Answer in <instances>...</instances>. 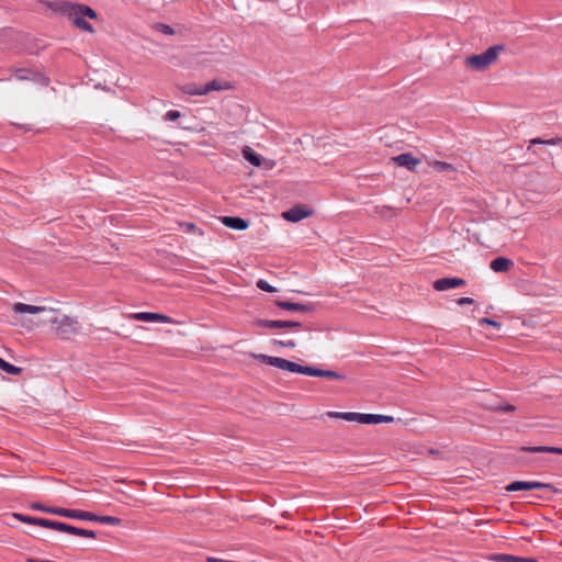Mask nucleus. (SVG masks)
<instances>
[{
    "label": "nucleus",
    "mask_w": 562,
    "mask_h": 562,
    "mask_svg": "<svg viewBox=\"0 0 562 562\" xmlns=\"http://www.w3.org/2000/svg\"><path fill=\"white\" fill-rule=\"evenodd\" d=\"M186 232L190 233V232H193L195 229V225L193 223H186V224H181Z\"/></svg>",
    "instance_id": "c9c22d12"
},
{
    "label": "nucleus",
    "mask_w": 562,
    "mask_h": 562,
    "mask_svg": "<svg viewBox=\"0 0 562 562\" xmlns=\"http://www.w3.org/2000/svg\"><path fill=\"white\" fill-rule=\"evenodd\" d=\"M312 214V211L306 209L303 205H295L290 210L282 213V217L289 222L296 223L303 218L308 217Z\"/></svg>",
    "instance_id": "6e6552de"
},
{
    "label": "nucleus",
    "mask_w": 562,
    "mask_h": 562,
    "mask_svg": "<svg viewBox=\"0 0 562 562\" xmlns=\"http://www.w3.org/2000/svg\"><path fill=\"white\" fill-rule=\"evenodd\" d=\"M14 77L18 80H35V78L40 77L36 74H33L32 71L27 69H18L14 74Z\"/></svg>",
    "instance_id": "393cba45"
},
{
    "label": "nucleus",
    "mask_w": 562,
    "mask_h": 562,
    "mask_svg": "<svg viewBox=\"0 0 562 562\" xmlns=\"http://www.w3.org/2000/svg\"><path fill=\"white\" fill-rule=\"evenodd\" d=\"M494 328L498 326L497 322L494 321L493 323Z\"/></svg>",
    "instance_id": "ea45409f"
},
{
    "label": "nucleus",
    "mask_w": 562,
    "mask_h": 562,
    "mask_svg": "<svg viewBox=\"0 0 562 562\" xmlns=\"http://www.w3.org/2000/svg\"><path fill=\"white\" fill-rule=\"evenodd\" d=\"M494 562H536V560L509 554H494Z\"/></svg>",
    "instance_id": "aec40b11"
},
{
    "label": "nucleus",
    "mask_w": 562,
    "mask_h": 562,
    "mask_svg": "<svg viewBox=\"0 0 562 562\" xmlns=\"http://www.w3.org/2000/svg\"><path fill=\"white\" fill-rule=\"evenodd\" d=\"M289 329H297L302 326L300 322L286 321Z\"/></svg>",
    "instance_id": "f704fd0d"
},
{
    "label": "nucleus",
    "mask_w": 562,
    "mask_h": 562,
    "mask_svg": "<svg viewBox=\"0 0 562 562\" xmlns=\"http://www.w3.org/2000/svg\"><path fill=\"white\" fill-rule=\"evenodd\" d=\"M467 284L461 278H441L434 282L432 286L437 291H448L450 289L464 286Z\"/></svg>",
    "instance_id": "1a4fd4ad"
},
{
    "label": "nucleus",
    "mask_w": 562,
    "mask_h": 562,
    "mask_svg": "<svg viewBox=\"0 0 562 562\" xmlns=\"http://www.w3.org/2000/svg\"><path fill=\"white\" fill-rule=\"evenodd\" d=\"M255 358L269 364L272 367H276L281 370H286L293 373H301L306 374L311 376H321V378H328V379H335V380H344L346 376L344 374H340L333 370H323L317 369L308 366H301L299 363L292 362L290 360L279 358V357H271L267 355H255Z\"/></svg>",
    "instance_id": "f03ea898"
},
{
    "label": "nucleus",
    "mask_w": 562,
    "mask_h": 562,
    "mask_svg": "<svg viewBox=\"0 0 562 562\" xmlns=\"http://www.w3.org/2000/svg\"><path fill=\"white\" fill-rule=\"evenodd\" d=\"M362 413H353L348 412L344 413V416H341V419L348 420V422H358L361 424Z\"/></svg>",
    "instance_id": "cd10ccee"
},
{
    "label": "nucleus",
    "mask_w": 562,
    "mask_h": 562,
    "mask_svg": "<svg viewBox=\"0 0 562 562\" xmlns=\"http://www.w3.org/2000/svg\"><path fill=\"white\" fill-rule=\"evenodd\" d=\"M254 324L258 327H266L270 329H281L288 327L286 321L257 319Z\"/></svg>",
    "instance_id": "6ab92c4d"
},
{
    "label": "nucleus",
    "mask_w": 562,
    "mask_h": 562,
    "mask_svg": "<svg viewBox=\"0 0 562 562\" xmlns=\"http://www.w3.org/2000/svg\"><path fill=\"white\" fill-rule=\"evenodd\" d=\"M513 266L514 262L505 257H498L494 259V272L508 271Z\"/></svg>",
    "instance_id": "412c9836"
},
{
    "label": "nucleus",
    "mask_w": 562,
    "mask_h": 562,
    "mask_svg": "<svg viewBox=\"0 0 562 562\" xmlns=\"http://www.w3.org/2000/svg\"><path fill=\"white\" fill-rule=\"evenodd\" d=\"M515 406L512 404H495L494 403V413H513L515 412Z\"/></svg>",
    "instance_id": "bb28decb"
},
{
    "label": "nucleus",
    "mask_w": 562,
    "mask_h": 562,
    "mask_svg": "<svg viewBox=\"0 0 562 562\" xmlns=\"http://www.w3.org/2000/svg\"><path fill=\"white\" fill-rule=\"evenodd\" d=\"M63 7L64 13L67 14L76 26L90 33L93 32L92 25L85 18L95 19L97 13L94 10L83 4L64 3Z\"/></svg>",
    "instance_id": "20e7f679"
},
{
    "label": "nucleus",
    "mask_w": 562,
    "mask_h": 562,
    "mask_svg": "<svg viewBox=\"0 0 562 562\" xmlns=\"http://www.w3.org/2000/svg\"><path fill=\"white\" fill-rule=\"evenodd\" d=\"M272 345H274V346H282V347H289V348H294L296 346L294 340H277V339L272 340Z\"/></svg>",
    "instance_id": "7c9ffc66"
},
{
    "label": "nucleus",
    "mask_w": 562,
    "mask_h": 562,
    "mask_svg": "<svg viewBox=\"0 0 562 562\" xmlns=\"http://www.w3.org/2000/svg\"><path fill=\"white\" fill-rule=\"evenodd\" d=\"M492 64V46L485 49L483 54L471 55L467 57L465 65L475 71H482L490 67Z\"/></svg>",
    "instance_id": "423d86ee"
},
{
    "label": "nucleus",
    "mask_w": 562,
    "mask_h": 562,
    "mask_svg": "<svg viewBox=\"0 0 562 562\" xmlns=\"http://www.w3.org/2000/svg\"><path fill=\"white\" fill-rule=\"evenodd\" d=\"M328 416L331 417V418H340L341 419V416H344V413H340V412H329Z\"/></svg>",
    "instance_id": "e433bc0d"
},
{
    "label": "nucleus",
    "mask_w": 562,
    "mask_h": 562,
    "mask_svg": "<svg viewBox=\"0 0 562 562\" xmlns=\"http://www.w3.org/2000/svg\"><path fill=\"white\" fill-rule=\"evenodd\" d=\"M0 369H2L4 372H7L9 374H14V375L19 374L22 371L21 368L15 367V366L4 361L3 359L1 361Z\"/></svg>",
    "instance_id": "a878e982"
},
{
    "label": "nucleus",
    "mask_w": 562,
    "mask_h": 562,
    "mask_svg": "<svg viewBox=\"0 0 562 562\" xmlns=\"http://www.w3.org/2000/svg\"><path fill=\"white\" fill-rule=\"evenodd\" d=\"M490 319H491L490 317H484V318L480 319V324L488 325L490 324Z\"/></svg>",
    "instance_id": "58836bf2"
},
{
    "label": "nucleus",
    "mask_w": 562,
    "mask_h": 562,
    "mask_svg": "<svg viewBox=\"0 0 562 562\" xmlns=\"http://www.w3.org/2000/svg\"><path fill=\"white\" fill-rule=\"evenodd\" d=\"M551 485L541 482H524V481H515L505 486V491L507 492H517V491H531V490H550Z\"/></svg>",
    "instance_id": "0eeeda50"
},
{
    "label": "nucleus",
    "mask_w": 562,
    "mask_h": 562,
    "mask_svg": "<svg viewBox=\"0 0 562 562\" xmlns=\"http://www.w3.org/2000/svg\"><path fill=\"white\" fill-rule=\"evenodd\" d=\"M392 161H394L400 167L407 168L408 170H414L415 167L420 162L419 159L415 158L409 153H404L396 157H393Z\"/></svg>",
    "instance_id": "f8f14e48"
},
{
    "label": "nucleus",
    "mask_w": 562,
    "mask_h": 562,
    "mask_svg": "<svg viewBox=\"0 0 562 562\" xmlns=\"http://www.w3.org/2000/svg\"><path fill=\"white\" fill-rule=\"evenodd\" d=\"M231 88H232L231 83L215 79V80L210 81L206 85H203V92H205V94H207L211 91L229 90Z\"/></svg>",
    "instance_id": "dca6fc26"
},
{
    "label": "nucleus",
    "mask_w": 562,
    "mask_h": 562,
    "mask_svg": "<svg viewBox=\"0 0 562 562\" xmlns=\"http://www.w3.org/2000/svg\"><path fill=\"white\" fill-rule=\"evenodd\" d=\"M276 305L282 310L286 311H296V312H303V313H312L314 312L315 307L311 303H292L286 301H276Z\"/></svg>",
    "instance_id": "9b49d317"
},
{
    "label": "nucleus",
    "mask_w": 562,
    "mask_h": 562,
    "mask_svg": "<svg viewBox=\"0 0 562 562\" xmlns=\"http://www.w3.org/2000/svg\"><path fill=\"white\" fill-rule=\"evenodd\" d=\"M243 157L256 167H260L263 162V157L255 153L249 146L244 147Z\"/></svg>",
    "instance_id": "f3484780"
},
{
    "label": "nucleus",
    "mask_w": 562,
    "mask_h": 562,
    "mask_svg": "<svg viewBox=\"0 0 562 562\" xmlns=\"http://www.w3.org/2000/svg\"><path fill=\"white\" fill-rule=\"evenodd\" d=\"M266 169H272L276 166V162L271 159L263 158L262 165Z\"/></svg>",
    "instance_id": "72a5a7b5"
},
{
    "label": "nucleus",
    "mask_w": 562,
    "mask_h": 562,
    "mask_svg": "<svg viewBox=\"0 0 562 562\" xmlns=\"http://www.w3.org/2000/svg\"><path fill=\"white\" fill-rule=\"evenodd\" d=\"M156 30H158L159 32L166 34V35H172L175 34V31L171 26L167 25V24H162V23H158L156 24Z\"/></svg>",
    "instance_id": "c756f323"
},
{
    "label": "nucleus",
    "mask_w": 562,
    "mask_h": 562,
    "mask_svg": "<svg viewBox=\"0 0 562 562\" xmlns=\"http://www.w3.org/2000/svg\"><path fill=\"white\" fill-rule=\"evenodd\" d=\"M181 91L189 95H205L203 92V86H199L196 83H187L180 87Z\"/></svg>",
    "instance_id": "5701e85b"
},
{
    "label": "nucleus",
    "mask_w": 562,
    "mask_h": 562,
    "mask_svg": "<svg viewBox=\"0 0 562 562\" xmlns=\"http://www.w3.org/2000/svg\"><path fill=\"white\" fill-rule=\"evenodd\" d=\"M222 223L232 229L244 231L248 227V222L240 217L224 216L221 218Z\"/></svg>",
    "instance_id": "ddd939ff"
},
{
    "label": "nucleus",
    "mask_w": 562,
    "mask_h": 562,
    "mask_svg": "<svg viewBox=\"0 0 562 562\" xmlns=\"http://www.w3.org/2000/svg\"><path fill=\"white\" fill-rule=\"evenodd\" d=\"M131 318L139 322H160V323H171V318L164 314L158 313H149V312H139L131 315Z\"/></svg>",
    "instance_id": "9d476101"
},
{
    "label": "nucleus",
    "mask_w": 562,
    "mask_h": 562,
    "mask_svg": "<svg viewBox=\"0 0 562 562\" xmlns=\"http://www.w3.org/2000/svg\"><path fill=\"white\" fill-rule=\"evenodd\" d=\"M503 49H504L503 45H494V60L496 59L498 52L503 50Z\"/></svg>",
    "instance_id": "4c0bfd02"
},
{
    "label": "nucleus",
    "mask_w": 562,
    "mask_h": 562,
    "mask_svg": "<svg viewBox=\"0 0 562 562\" xmlns=\"http://www.w3.org/2000/svg\"><path fill=\"white\" fill-rule=\"evenodd\" d=\"M12 311L14 314V319L12 324L15 326H21L27 330H31L33 328V324L20 317L21 314L46 313L47 317L43 319V323L50 324L52 329L55 331V334L63 338H68L79 330V324L77 319L71 318L67 315L56 314L55 311L47 310L45 306L29 305L19 302L12 305Z\"/></svg>",
    "instance_id": "f257e3e1"
},
{
    "label": "nucleus",
    "mask_w": 562,
    "mask_h": 562,
    "mask_svg": "<svg viewBox=\"0 0 562 562\" xmlns=\"http://www.w3.org/2000/svg\"><path fill=\"white\" fill-rule=\"evenodd\" d=\"M13 517L15 519L26 522V524L36 525V526H41L44 528H49V529H54L57 531L75 535V536L95 538L94 531L78 528V527H75V526H71V525H68L65 522L49 520V519H45V518L31 517V516H26V515L18 514V513L13 514Z\"/></svg>",
    "instance_id": "7ed1b4c3"
},
{
    "label": "nucleus",
    "mask_w": 562,
    "mask_h": 562,
    "mask_svg": "<svg viewBox=\"0 0 562 562\" xmlns=\"http://www.w3.org/2000/svg\"><path fill=\"white\" fill-rule=\"evenodd\" d=\"M457 303L459 305H468V304H473L474 300L471 299V297H460V299L457 300Z\"/></svg>",
    "instance_id": "473e14b6"
},
{
    "label": "nucleus",
    "mask_w": 562,
    "mask_h": 562,
    "mask_svg": "<svg viewBox=\"0 0 562 562\" xmlns=\"http://www.w3.org/2000/svg\"><path fill=\"white\" fill-rule=\"evenodd\" d=\"M429 165L436 171H439V172L454 171V167L451 164H448L445 161L434 160V161L429 162Z\"/></svg>",
    "instance_id": "b1692460"
},
{
    "label": "nucleus",
    "mask_w": 562,
    "mask_h": 562,
    "mask_svg": "<svg viewBox=\"0 0 562 562\" xmlns=\"http://www.w3.org/2000/svg\"><path fill=\"white\" fill-rule=\"evenodd\" d=\"M31 508L35 509V510L53 514V515L67 517V518L86 520L87 512H85V510L66 509V508H61V507H48V506H44L40 503H32Z\"/></svg>",
    "instance_id": "39448f33"
},
{
    "label": "nucleus",
    "mask_w": 562,
    "mask_h": 562,
    "mask_svg": "<svg viewBox=\"0 0 562 562\" xmlns=\"http://www.w3.org/2000/svg\"><path fill=\"white\" fill-rule=\"evenodd\" d=\"M179 116H180V112H179V111H173V110H171V111H168V112L166 113V120H168V121H175V120H177Z\"/></svg>",
    "instance_id": "2f4dec72"
},
{
    "label": "nucleus",
    "mask_w": 562,
    "mask_h": 562,
    "mask_svg": "<svg viewBox=\"0 0 562 562\" xmlns=\"http://www.w3.org/2000/svg\"><path fill=\"white\" fill-rule=\"evenodd\" d=\"M257 286L262 290V291H266V292H276L277 289L271 286L266 280L263 279H260L258 280L257 282Z\"/></svg>",
    "instance_id": "c85d7f7f"
},
{
    "label": "nucleus",
    "mask_w": 562,
    "mask_h": 562,
    "mask_svg": "<svg viewBox=\"0 0 562 562\" xmlns=\"http://www.w3.org/2000/svg\"><path fill=\"white\" fill-rule=\"evenodd\" d=\"M560 143H562L561 138H550V139L532 138L529 142L527 150L532 153V154H537V151L532 148L533 145H538V144L539 145H557V144H560Z\"/></svg>",
    "instance_id": "4be33fe9"
},
{
    "label": "nucleus",
    "mask_w": 562,
    "mask_h": 562,
    "mask_svg": "<svg viewBox=\"0 0 562 562\" xmlns=\"http://www.w3.org/2000/svg\"><path fill=\"white\" fill-rule=\"evenodd\" d=\"M394 418L387 415L362 414L361 424L392 423Z\"/></svg>",
    "instance_id": "2eb2a0df"
},
{
    "label": "nucleus",
    "mask_w": 562,
    "mask_h": 562,
    "mask_svg": "<svg viewBox=\"0 0 562 562\" xmlns=\"http://www.w3.org/2000/svg\"><path fill=\"white\" fill-rule=\"evenodd\" d=\"M520 450L524 452H530V453L547 452V453L562 454V448H558V447H547V446L521 447Z\"/></svg>",
    "instance_id": "a211bd4d"
},
{
    "label": "nucleus",
    "mask_w": 562,
    "mask_h": 562,
    "mask_svg": "<svg viewBox=\"0 0 562 562\" xmlns=\"http://www.w3.org/2000/svg\"><path fill=\"white\" fill-rule=\"evenodd\" d=\"M86 520L98 521V522H101V524L113 525V526H117L122 521L117 517H113V516H99V515H95V514L90 513V512L86 513Z\"/></svg>",
    "instance_id": "4468645a"
}]
</instances>
